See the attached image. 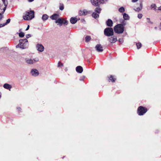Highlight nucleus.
<instances>
[{"label":"nucleus","mask_w":161,"mask_h":161,"mask_svg":"<svg viewBox=\"0 0 161 161\" xmlns=\"http://www.w3.org/2000/svg\"><path fill=\"white\" fill-rule=\"evenodd\" d=\"M63 65V64L61 63H58V66H62Z\"/></svg>","instance_id":"nucleus-38"},{"label":"nucleus","mask_w":161,"mask_h":161,"mask_svg":"<svg viewBox=\"0 0 161 161\" xmlns=\"http://www.w3.org/2000/svg\"><path fill=\"white\" fill-rule=\"evenodd\" d=\"M91 39V36H87L85 37V41L86 42H89Z\"/></svg>","instance_id":"nucleus-26"},{"label":"nucleus","mask_w":161,"mask_h":161,"mask_svg":"<svg viewBox=\"0 0 161 161\" xmlns=\"http://www.w3.org/2000/svg\"><path fill=\"white\" fill-rule=\"evenodd\" d=\"M19 108L20 109V108ZM17 109H18V108H17Z\"/></svg>","instance_id":"nucleus-46"},{"label":"nucleus","mask_w":161,"mask_h":161,"mask_svg":"<svg viewBox=\"0 0 161 161\" xmlns=\"http://www.w3.org/2000/svg\"><path fill=\"white\" fill-rule=\"evenodd\" d=\"M55 23H57L58 25L61 26L63 24L67 25L68 24V21L64 19L63 18H59L55 21Z\"/></svg>","instance_id":"nucleus-4"},{"label":"nucleus","mask_w":161,"mask_h":161,"mask_svg":"<svg viewBox=\"0 0 161 161\" xmlns=\"http://www.w3.org/2000/svg\"><path fill=\"white\" fill-rule=\"evenodd\" d=\"M19 36L20 37H22L24 36V33L23 32H21L19 34Z\"/></svg>","instance_id":"nucleus-32"},{"label":"nucleus","mask_w":161,"mask_h":161,"mask_svg":"<svg viewBox=\"0 0 161 161\" xmlns=\"http://www.w3.org/2000/svg\"><path fill=\"white\" fill-rule=\"evenodd\" d=\"M158 9L159 10H161V6H160V7H159L158 8Z\"/></svg>","instance_id":"nucleus-43"},{"label":"nucleus","mask_w":161,"mask_h":161,"mask_svg":"<svg viewBox=\"0 0 161 161\" xmlns=\"http://www.w3.org/2000/svg\"><path fill=\"white\" fill-rule=\"evenodd\" d=\"M106 24L108 26L111 27L113 26V22L110 19H108L107 21Z\"/></svg>","instance_id":"nucleus-19"},{"label":"nucleus","mask_w":161,"mask_h":161,"mask_svg":"<svg viewBox=\"0 0 161 161\" xmlns=\"http://www.w3.org/2000/svg\"><path fill=\"white\" fill-rule=\"evenodd\" d=\"M121 24L123 25L124 26V25H126V22H125V21L124 20L122 22V24Z\"/></svg>","instance_id":"nucleus-35"},{"label":"nucleus","mask_w":161,"mask_h":161,"mask_svg":"<svg viewBox=\"0 0 161 161\" xmlns=\"http://www.w3.org/2000/svg\"><path fill=\"white\" fill-rule=\"evenodd\" d=\"M109 82H114L115 81V79L114 78L112 75H110L109 77Z\"/></svg>","instance_id":"nucleus-23"},{"label":"nucleus","mask_w":161,"mask_h":161,"mask_svg":"<svg viewBox=\"0 0 161 161\" xmlns=\"http://www.w3.org/2000/svg\"><path fill=\"white\" fill-rule=\"evenodd\" d=\"M136 44L137 47V48L138 49H139L142 47V44L140 42L137 43H136Z\"/></svg>","instance_id":"nucleus-28"},{"label":"nucleus","mask_w":161,"mask_h":161,"mask_svg":"<svg viewBox=\"0 0 161 161\" xmlns=\"http://www.w3.org/2000/svg\"><path fill=\"white\" fill-rule=\"evenodd\" d=\"M119 41L121 43H122L123 42V40L122 39H119Z\"/></svg>","instance_id":"nucleus-36"},{"label":"nucleus","mask_w":161,"mask_h":161,"mask_svg":"<svg viewBox=\"0 0 161 161\" xmlns=\"http://www.w3.org/2000/svg\"><path fill=\"white\" fill-rule=\"evenodd\" d=\"M119 11L120 13H123L125 11V9L123 7H121L119 9Z\"/></svg>","instance_id":"nucleus-27"},{"label":"nucleus","mask_w":161,"mask_h":161,"mask_svg":"<svg viewBox=\"0 0 161 161\" xmlns=\"http://www.w3.org/2000/svg\"><path fill=\"white\" fill-rule=\"evenodd\" d=\"M34 11L28 10L24 13V15L23 16V19L27 20L31 19L34 17Z\"/></svg>","instance_id":"nucleus-1"},{"label":"nucleus","mask_w":161,"mask_h":161,"mask_svg":"<svg viewBox=\"0 0 161 161\" xmlns=\"http://www.w3.org/2000/svg\"><path fill=\"white\" fill-rule=\"evenodd\" d=\"M101 8H100L99 7H97L95 9V11L97 13H98V14H99L101 11Z\"/></svg>","instance_id":"nucleus-24"},{"label":"nucleus","mask_w":161,"mask_h":161,"mask_svg":"<svg viewBox=\"0 0 161 161\" xmlns=\"http://www.w3.org/2000/svg\"><path fill=\"white\" fill-rule=\"evenodd\" d=\"M64 9V7L63 5H62L60 6L59 9L61 10H63Z\"/></svg>","instance_id":"nucleus-34"},{"label":"nucleus","mask_w":161,"mask_h":161,"mask_svg":"<svg viewBox=\"0 0 161 161\" xmlns=\"http://www.w3.org/2000/svg\"><path fill=\"white\" fill-rule=\"evenodd\" d=\"M142 16V15L141 14H138L137 17L139 19H141Z\"/></svg>","instance_id":"nucleus-33"},{"label":"nucleus","mask_w":161,"mask_h":161,"mask_svg":"<svg viewBox=\"0 0 161 161\" xmlns=\"http://www.w3.org/2000/svg\"><path fill=\"white\" fill-rule=\"evenodd\" d=\"M29 25H28L26 29V31L28 30L29 29Z\"/></svg>","instance_id":"nucleus-41"},{"label":"nucleus","mask_w":161,"mask_h":161,"mask_svg":"<svg viewBox=\"0 0 161 161\" xmlns=\"http://www.w3.org/2000/svg\"><path fill=\"white\" fill-rule=\"evenodd\" d=\"M147 111V109L142 107L140 106L138 108L137 113L139 115H142Z\"/></svg>","instance_id":"nucleus-6"},{"label":"nucleus","mask_w":161,"mask_h":161,"mask_svg":"<svg viewBox=\"0 0 161 161\" xmlns=\"http://www.w3.org/2000/svg\"><path fill=\"white\" fill-rule=\"evenodd\" d=\"M30 37H31V35L30 34H28L26 36V37L27 38H28Z\"/></svg>","instance_id":"nucleus-39"},{"label":"nucleus","mask_w":161,"mask_h":161,"mask_svg":"<svg viewBox=\"0 0 161 161\" xmlns=\"http://www.w3.org/2000/svg\"><path fill=\"white\" fill-rule=\"evenodd\" d=\"M34 0H28V1L29 2H31L33 1Z\"/></svg>","instance_id":"nucleus-42"},{"label":"nucleus","mask_w":161,"mask_h":161,"mask_svg":"<svg viewBox=\"0 0 161 161\" xmlns=\"http://www.w3.org/2000/svg\"><path fill=\"white\" fill-rule=\"evenodd\" d=\"M10 20H11V19H8L7 20H6V23L4 24H3L4 25V26L6 25H7L8 24V23H9L10 21Z\"/></svg>","instance_id":"nucleus-31"},{"label":"nucleus","mask_w":161,"mask_h":161,"mask_svg":"<svg viewBox=\"0 0 161 161\" xmlns=\"http://www.w3.org/2000/svg\"><path fill=\"white\" fill-rule=\"evenodd\" d=\"M138 0H132V2L133 3H136L137 2Z\"/></svg>","instance_id":"nucleus-37"},{"label":"nucleus","mask_w":161,"mask_h":161,"mask_svg":"<svg viewBox=\"0 0 161 161\" xmlns=\"http://www.w3.org/2000/svg\"><path fill=\"white\" fill-rule=\"evenodd\" d=\"M96 50L98 52H102L103 51V48L101 45L98 44L95 47Z\"/></svg>","instance_id":"nucleus-9"},{"label":"nucleus","mask_w":161,"mask_h":161,"mask_svg":"<svg viewBox=\"0 0 161 161\" xmlns=\"http://www.w3.org/2000/svg\"><path fill=\"white\" fill-rule=\"evenodd\" d=\"M31 74L32 75L34 76H36L39 75V72L36 69H33L31 71Z\"/></svg>","instance_id":"nucleus-13"},{"label":"nucleus","mask_w":161,"mask_h":161,"mask_svg":"<svg viewBox=\"0 0 161 161\" xmlns=\"http://www.w3.org/2000/svg\"><path fill=\"white\" fill-rule=\"evenodd\" d=\"M59 17V15L58 14H54L50 17V18L53 20H55L58 19Z\"/></svg>","instance_id":"nucleus-12"},{"label":"nucleus","mask_w":161,"mask_h":161,"mask_svg":"<svg viewBox=\"0 0 161 161\" xmlns=\"http://www.w3.org/2000/svg\"><path fill=\"white\" fill-rule=\"evenodd\" d=\"M154 28H155V30H157V29H158V27H155Z\"/></svg>","instance_id":"nucleus-44"},{"label":"nucleus","mask_w":161,"mask_h":161,"mask_svg":"<svg viewBox=\"0 0 161 161\" xmlns=\"http://www.w3.org/2000/svg\"><path fill=\"white\" fill-rule=\"evenodd\" d=\"M38 61V58H35L32 59L30 58H26L25 59V61L26 63L29 64H32L35 63H36Z\"/></svg>","instance_id":"nucleus-8"},{"label":"nucleus","mask_w":161,"mask_h":161,"mask_svg":"<svg viewBox=\"0 0 161 161\" xmlns=\"http://www.w3.org/2000/svg\"><path fill=\"white\" fill-rule=\"evenodd\" d=\"M28 41L26 39H21L19 41V43L16 46L17 48L22 49L26 48L28 47Z\"/></svg>","instance_id":"nucleus-2"},{"label":"nucleus","mask_w":161,"mask_h":161,"mask_svg":"<svg viewBox=\"0 0 161 161\" xmlns=\"http://www.w3.org/2000/svg\"><path fill=\"white\" fill-rule=\"evenodd\" d=\"M108 1V0H99V3H105Z\"/></svg>","instance_id":"nucleus-29"},{"label":"nucleus","mask_w":161,"mask_h":161,"mask_svg":"<svg viewBox=\"0 0 161 161\" xmlns=\"http://www.w3.org/2000/svg\"><path fill=\"white\" fill-rule=\"evenodd\" d=\"M3 87L6 89L8 90L9 91H10L11 89L12 88V86L8 84V83H5L3 85Z\"/></svg>","instance_id":"nucleus-14"},{"label":"nucleus","mask_w":161,"mask_h":161,"mask_svg":"<svg viewBox=\"0 0 161 161\" xmlns=\"http://www.w3.org/2000/svg\"><path fill=\"white\" fill-rule=\"evenodd\" d=\"M76 71L77 72L79 73H81L83 71V69L81 66H78L76 67Z\"/></svg>","instance_id":"nucleus-17"},{"label":"nucleus","mask_w":161,"mask_h":161,"mask_svg":"<svg viewBox=\"0 0 161 161\" xmlns=\"http://www.w3.org/2000/svg\"><path fill=\"white\" fill-rule=\"evenodd\" d=\"M1 95H0V98H1Z\"/></svg>","instance_id":"nucleus-48"},{"label":"nucleus","mask_w":161,"mask_h":161,"mask_svg":"<svg viewBox=\"0 0 161 161\" xmlns=\"http://www.w3.org/2000/svg\"><path fill=\"white\" fill-rule=\"evenodd\" d=\"M151 8L153 9L154 10L156 9V6L155 4H152L151 5Z\"/></svg>","instance_id":"nucleus-30"},{"label":"nucleus","mask_w":161,"mask_h":161,"mask_svg":"<svg viewBox=\"0 0 161 161\" xmlns=\"http://www.w3.org/2000/svg\"><path fill=\"white\" fill-rule=\"evenodd\" d=\"M142 8V3L141 2L140 3V7H138L136 8L135 9V11H141Z\"/></svg>","instance_id":"nucleus-21"},{"label":"nucleus","mask_w":161,"mask_h":161,"mask_svg":"<svg viewBox=\"0 0 161 161\" xmlns=\"http://www.w3.org/2000/svg\"><path fill=\"white\" fill-rule=\"evenodd\" d=\"M77 21V18L76 17H72L70 19V22L72 24H75Z\"/></svg>","instance_id":"nucleus-18"},{"label":"nucleus","mask_w":161,"mask_h":161,"mask_svg":"<svg viewBox=\"0 0 161 161\" xmlns=\"http://www.w3.org/2000/svg\"><path fill=\"white\" fill-rule=\"evenodd\" d=\"M49 17L48 15L46 14L43 15L42 17V19L43 21L47 20L48 18Z\"/></svg>","instance_id":"nucleus-22"},{"label":"nucleus","mask_w":161,"mask_h":161,"mask_svg":"<svg viewBox=\"0 0 161 161\" xmlns=\"http://www.w3.org/2000/svg\"><path fill=\"white\" fill-rule=\"evenodd\" d=\"M87 14L88 11L85 9L80 10L79 12V14L80 15H85Z\"/></svg>","instance_id":"nucleus-15"},{"label":"nucleus","mask_w":161,"mask_h":161,"mask_svg":"<svg viewBox=\"0 0 161 161\" xmlns=\"http://www.w3.org/2000/svg\"><path fill=\"white\" fill-rule=\"evenodd\" d=\"M2 1L4 5H2V6H0V9H1L2 10H3L2 13L3 14L6 9L8 4V3L7 0H2Z\"/></svg>","instance_id":"nucleus-7"},{"label":"nucleus","mask_w":161,"mask_h":161,"mask_svg":"<svg viewBox=\"0 0 161 161\" xmlns=\"http://www.w3.org/2000/svg\"><path fill=\"white\" fill-rule=\"evenodd\" d=\"M91 2L92 4L95 6H97L99 3V0H91Z\"/></svg>","instance_id":"nucleus-16"},{"label":"nucleus","mask_w":161,"mask_h":161,"mask_svg":"<svg viewBox=\"0 0 161 161\" xmlns=\"http://www.w3.org/2000/svg\"><path fill=\"white\" fill-rule=\"evenodd\" d=\"M160 25L161 26V22L160 23Z\"/></svg>","instance_id":"nucleus-45"},{"label":"nucleus","mask_w":161,"mask_h":161,"mask_svg":"<svg viewBox=\"0 0 161 161\" xmlns=\"http://www.w3.org/2000/svg\"><path fill=\"white\" fill-rule=\"evenodd\" d=\"M147 19L150 20V19L149 18H147Z\"/></svg>","instance_id":"nucleus-47"},{"label":"nucleus","mask_w":161,"mask_h":161,"mask_svg":"<svg viewBox=\"0 0 161 161\" xmlns=\"http://www.w3.org/2000/svg\"><path fill=\"white\" fill-rule=\"evenodd\" d=\"M108 41L111 43H114L117 41V38L116 36H113L108 39Z\"/></svg>","instance_id":"nucleus-11"},{"label":"nucleus","mask_w":161,"mask_h":161,"mask_svg":"<svg viewBox=\"0 0 161 161\" xmlns=\"http://www.w3.org/2000/svg\"><path fill=\"white\" fill-rule=\"evenodd\" d=\"M123 18L125 20H128L130 18L129 15L126 13L124 14H123Z\"/></svg>","instance_id":"nucleus-20"},{"label":"nucleus","mask_w":161,"mask_h":161,"mask_svg":"<svg viewBox=\"0 0 161 161\" xmlns=\"http://www.w3.org/2000/svg\"><path fill=\"white\" fill-rule=\"evenodd\" d=\"M92 16L95 18V19H96L98 18L99 16V15L98 14H96V13L94 12L92 13Z\"/></svg>","instance_id":"nucleus-25"},{"label":"nucleus","mask_w":161,"mask_h":161,"mask_svg":"<svg viewBox=\"0 0 161 161\" xmlns=\"http://www.w3.org/2000/svg\"><path fill=\"white\" fill-rule=\"evenodd\" d=\"M4 26V25L3 24H0V28L1 27H3Z\"/></svg>","instance_id":"nucleus-40"},{"label":"nucleus","mask_w":161,"mask_h":161,"mask_svg":"<svg viewBox=\"0 0 161 161\" xmlns=\"http://www.w3.org/2000/svg\"><path fill=\"white\" fill-rule=\"evenodd\" d=\"M114 30L115 33L117 34H121L124 31V27L123 25L118 24L114 27Z\"/></svg>","instance_id":"nucleus-3"},{"label":"nucleus","mask_w":161,"mask_h":161,"mask_svg":"<svg viewBox=\"0 0 161 161\" xmlns=\"http://www.w3.org/2000/svg\"><path fill=\"white\" fill-rule=\"evenodd\" d=\"M104 34L105 35L110 36L114 35L113 29L111 28H107L104 30Z\"/></svg>","instance_id":"nucleus-5"},{"label":"nucleus","mask_w":161,"mask_h":161,"mask_svg":"<svg viewBox=\"0 0 161 161\" xmlns=\"http://www.w3.org/2000/svg\"><path fill=\"white\" fill-rule=\"evenodd\" d=\"M36 48L38 51L40 52H43L44 50V47L41 44H37L36 45Z\"/></svg>","instance_id":"nucleus-10"}]
</instances>
